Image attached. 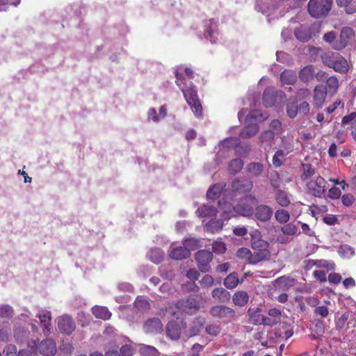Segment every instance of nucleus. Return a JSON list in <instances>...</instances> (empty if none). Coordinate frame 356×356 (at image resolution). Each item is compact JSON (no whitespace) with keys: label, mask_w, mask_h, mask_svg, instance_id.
Wrapping results in <instances>:
<instances>
[{"label":"nucleus","mask_w":356,"mask_h":356,"mask_svg":"<svg viewBox=\"0 0 356 356\" xmlns=\"http://www.w3.org/2000/svg\"><path fill=\"white\" fill-rule=\"evenodd\" d=\"M341 202L344 206L350 207L355 202V197L350 193L345 194L341 197Z\"/></svg>","instance_id":"58"},{"label":"nucleus","mask_w":356,"mask_h":356,"mask_svg":"<svg viewBox=\"0 0 356 356\" xmlns=\"http://www.w3.org/2000/svg\"><path fill=\"white\" fill-rule=\"evenodd\" d=\"M339 87V83L336 76H331L326 79L324 88L326 89L329 95H334L337 92Z\"/></svg>","instance_id":"23"},{"label":"nucleus","mask_w":356,"mask_h":356,"mask_svg":"<svg viewBox=\"0 0 356 356\" xmlns=\"http://www.w3.org/2000/svg\"><path fill=\"white\" fill-rule=\"evenodd\" d=\"M205 26L207 27V29L205 30V31L204 33V37L207 38H209L211 40V39L213 38V36H212V34H213V31H212L213 22H212V21L210 19V20L205 22Z\"/></svg>","instance_id":"61"},{"label":"nucleus","mask_w":356,"mask_h":356,"mask_svg":"<svg viewBox=\"0 0 356 356\" xmlns=\"http://www.w3.org/2000/svg\"><path fill=\"white\" fill-rule=\"evenodd\" d=\"M249 295L245 291H237L232 296L233 303L238 307H244L249 301Z\"/></svg>","instance_id":"22"},{"label":"nucleus","mask_w":356,"mask_h":356,"mask_svg":"<svg viewBox=\"0 0 356 356\" xmlns=\"http://www.w3.org/2000/svg\"><path fill=\"white\" fill-rule=\"evenodd\" d=\"M338 6L343 7L348 15L356 13V5L352 3L353 0H336Z\"/></svg>","instance_id":"36"},{"label":"nucleus","mask_w":356,"mask_h":356,"mask_svg":"<svg viewBox=\"0 0 356 356\" xmlns=\"http://www.w3.org/2000/svg\"><path fill=\"white\" fill-rule=\"evenodd\" d=\"M175 76L176 78L175 83L181 89L184 97L188 104L190 106L191 110L196 117H202V106L193 83L191 81L185 82V78L179 70H175Z\"/></svg>","instance_id":"2"},{"label":"nucleus","mask_w":356,"mask_h":356,"mask_svg":"<svg viewBox=\"0 0 356 356\" xmlns=\"http://www.w3.org/2000/svg\"><path fill=\"white\" fill-rule=\"evenodd\" d=\"M268 130H272L276 135H280L282 132V123L279 120H273L269 126Z\"/></svg>","instance_id":"53"},{"label":"nucleus","mask_w":356,"mask_h":356,"mask_svg":"<svg viewBox=\"0 0 356 356\" xmlns=\"http://www.w3.org/2000/svg\"><path fill=\"white\" fill-rule=\"evenodd\" d=\"M243 167V161L241 159H232L229 165V170L232 173H237L241 170Z\"/></svg>","instance_id":"44"},{"label":"nucleus","mask_w":356,"mask_h":356,"mask_svg":"<svg viewBox=\"0 0 356 356\" xmlns=\"http://www.w3.org/2000/svg\"><path fill=\"white\" fill-rule=\"evenodd\" d=\"M6 356H17V348L15 345L8 344L7 345L3 351Z\"/></svg>","instance_id":"60"},{"label":"nucleus","mask_w":356,"mask_h":356,"mask_svg":"<svg viewBox=\"0 0 356 356\" xmlns=\"http://www.w3.org/2000/svg\"><path fill=\"white\" fill-rule=\"evenodd\" d=\"M327 94L328 92L326 91V89L324 88V85L318 84L316 86L314 89L313 97V104L314 106H316L317 108L322 107Z\"/></svg>","instance_id":"16"},{"label":"nucleus","mask_w":356,"mask_h":356,"mask_svg":"<svg viewBox=\"0 0 356 356\" xmlns=\"http://www.w3.org/2000/svg\"><path fill=\"white\" fill-rule=\"evenodd\" d=\"M195 259L197 261V267L202 273H207L210 270V263L213 259L211 252L206 250H199L195 253Z\"/></svg>","instance_id":"10"},{"label":"nucleus","mask_w":356,"mask_h":356,"mask_svg":"<svg viewBox=\"0 0 356 356\" xmlns=\"http://www.w3.org/2000/svg\"><path fill=\"white\" fill-rule=\"evenodd\" d=\"M268 314L275 320L277 323H280L282 317V312L280 309L273 307L268 310Z\"/></svg>","instance_id":"56"},{"label":"nucleus","mask_w":356,"mask_h":356,"mask_svg":"<svg viewBox=\"0 0 356 356\" xmlns=\"http://www.w3.org/2000/svg\"><path fill=\"white\" fill-rule=\"evenodd\" d=\"M323 63L332 68L335 72L346 74L349 71L350 65L348 60L339 53L327 51L321 56Z\"/></svg>","instance_id":"3"},{"label":"nucleus","mask_w":356,"mask_h":356,"mask_svg":"<svg viewBox=\"0 0 356 356\" xmlns=\"http://www.w3.org/2000/svg\"><path fill=\"white\" fill-rule=\"evenodd\" d=\"M144 330L146 333L152 334L160 332L163 330V325L159 318L148 319L144 324Z\"/></svg>","instance_id":"20"},{"label":"nucleus","mask_w":356,"mask_h":356,"mask_svg":"<svg viewBox=\"0 0 356 356\" xmlns=\"http://www.w3.org/2000/svg\"><path fill=\"white\" fill-rule=\"evenodd\" d=\"M190 255L188 250L186 249L184 246H175L174 244L170 246L169 256L173 259L182 260L189 257Z\"/></svg>","instance_id":"18"},{"label":"nucleus","mask_w":356,"mask_h":356,"mask_svg":"<svg viewBox=\"0 0 356 356\" xmlns=\"http://www.w3.org/2000/svg\"><path fill=\"white\" fill-rule=\"evenodd\" d=\"M333 0H309L307 10L316 19L326 17L332 9Z\"/></svg>","instance_id":"5"},{"label":"nucleus","mask_w":356,"mask_h":356,"mask_svg":"<svg viewBox=\"0 0 356 356\" xmlns=\"http://www.w3.org/2000/svg\"><path fill=\"white\" fill-rule=\"evenodd\" d=\"M293 151V147L286 148V151L283 149L277 150L273 156V164L275 168H279L283 164V159L289 153Z\"/></svg>","instance_id":"28"},{"label":"nucleus","mask_w":356,"mask_h":356,"mask_svg":"<svg viewBox=\"0 0 356 356\" xmlns=\"http://www.w3.org/2000/svg\"><path fill=\"white\" fill-rule=\"evenodd\" d=\"M212 297L220 302H225L229 299V293L222 287L215 288L212 291Z\"/></svg>","instance_id":"34"},{"label":"nucleus","mask_w":356,"mask_h":356,"mask_svg":"<svg viewBox=\"0 0 356 356\" xmlns=\"http://www.w3.org/2000/svg\"><path fill=\"white\" fill-rule=\"evenodd\" d=\"M165 332L170 339L176 341L180 338L181 328L179 323L172 321L167 324Z\"/></svg>","instance_id":"19"},{"label":"nucleus","mask_w":356,"mask_h":356,"mask_svg":"<svg viewBox=\"0 0 356 356\" xmlns=\"http://www.w3.org/2000/svg\"><path fill=\"white\" fill-rule=\"evenodd\" d=\"M275 199L276 202L282 207H287L291 204L289 194L283 190L278 189L275 191Z\"/></svg>","instance_id":"27"},{"label":"nucleus","mask_w":356,"mask_h":356,"mask_svg":"<svg viewBox=\"0 0 356 356\" xmlns=\"http://www.w3.org/2000/svg\"><path fill=\"white\" fill-rule=\"evenodd\" d=\"M210 314L216 318L231 321L235 318L236 312L234 309L225 305L213 306L209 311Z\"/></svg>","instance_id":"9"},{"label":"nucleus","mask_w":356,"mask_h":356,"mask_svg":"<svg viewBox=\"0 0 356 356\" xmlns=\"http://www.w3.org/2000/svg\"><path fill=\"white\" fill-rule=\"evenodd\" d=\"M149 259L152 262L159 264L163 261V253L159 249L152 250L149 252Z\"/></svg>","instance_id":"50"},{"label":"nucleus","mask_w":356,"mask_h":356,"mask_svg":"<svg viewBox=\"0 0 356 356\" xmlns=\"http://www.w3.org/2000/svg\"><path fill=\"white\" fill-rule=\"evenodd\" d=\"M59 331L65 334H72L76 329V324L73 318L69 315H63L57 318Z\"/></svg>","instance_id":"12"},{"label":"nucleus","mask_w":356,"mask_h":356,"mask_svg":"<svg viewBox=\"0 0 356 356\" xmlns=\"http://www.w3.org/2000/svg\"><path fill=\"white\" fill-rule=\"evenodd\" d=\"M277 97L286 98V95L283 91H275L271 88L265 89L262 96L263 104L266 108L272 107L275 105Z\"/></svg>","instance_id":"13"},{"label":"nucleus","mask_w":356,"mask_h":356,"mask_svg":"<svg viewBox=\"0 0 356 356\" xmlns=\"http://www.w3.org/2000/svg\"><path fill=\"white\" fill-rule=\"evenodd\" d=\"M355 36V32L350 27H343L340 32L339 36L332 44V49L340 51L343 49L349 40Z\"/></svg>","instance_id":"11"},{"label":"nucleus","mask_w":356,"mask_h":356,"mask_svg":"<svg viewBox=\"0 0 356 356\" xmlns=\"http://www.w3.org/2000/svg\"><path fill=\"white\" fill-rule=\"evenodd\" d=\"M261 308L252 309L250 308L248 311L249 320L253 325H261L263 321L264 315L261 314Z\"/></svg>","instance_id":"30"},{"label":"nucleus","mask_w":356,"mask_h":356,"mask_svg":"<svg viewBox=\"0 0 356 356\" xmlns=\"http://www.w3.org/2000/svg\"><path fill=\"white\" fill-rule=\"evenodd\" d=\"M286 113L289 117L291 118H294L297 115L298 113V108L296 99H294L293 102H289L287 104Z\"/></svg>","instance_id":"45"},{"label":"nucleus","mask_w":356,"mask_h":356,"mask_svg":"<svg viewBox=\"0 0 356 356\" xmlns=\"http://www.w3.org/2000/svg\"><path fill=\"white\" fill-rule=\"evenodd\" d=\"M175 309L187 314H194L200 309V302L197 296H190L177 302Z\"/></svg>","instance_id":"7"},{"label":"nucleus","mask_w":356,"mask_h":356,"mask_svg":"<svg viewBox=\"0 0 356 356\" xmlns=\"http://www.w3.org/2000/svg\"><path fill=\"white\" fill-rule=\"evenodd\" d=\"M201 284L203 286L209 287L213 284L214 280L211 275H205L202 280H201Z\"/></svg>","instance_id":"64"},{"label":"nucleus","mask_w":356,"mask_h":356,"mask_svg":"<svg viewBox=\"0 0 356 356\" xmlns=\"http://www.w3.org/2000/svg\"><path fill=\"white\" fill-rule=\"evenodd\" d=\"M196 214L200 218L216 216L217 209L212 205L203 204L198 207Z\"/></svg>","instance_id":"26"},{"label":"nucleus","mask_w":356,"mask_h":356,"mask_svg":"<svg viewBox=\"0 0 356 356\" xmlns=\"http://www.w3.org/2000/svg\"><path fill=\"white\" fill-rule=\"evenodd\" d=\"M251 246L253 250V252H252L253 257L252 258V265L270 259V252L269 250V243L267 241L254 236L251 241Z\"/></svg>","instance_id":"4"},{"label":"nucleus","mask_w":356,"mask_h":356,"mask_svg":"<svg viewBox=\"0 0 356 356\" xmlns=\"http://www.w3.org/2000/svg\"><path fill=\"white\" fill-rule=\"evenodd\" d=\"M222 328L217 323L209 324L205 327L206 332L212 337H216L221 332Z\"/></svg>","instance_id":"48"},{"label":"nucleus","mask_w":356,"mask_h":356,"mask_svg":"<svg viewBox=\"0 0 356 356\" xmlns=\"http://www.w3.org/2000/svg\"><path fill=\"white\" fill-rule=\"evenodd\" d=\"M135 307L139 311H147L150 307L148 300L143 296H138L134 302Z\"/></svg>","instance_id":"41"},{"label":"nucleus","mask_w":356,"mask_h":356,"mask_svg":"<svg viewBox=\"0 0 356 356\" xmlns=\"http://www.w3.org/2000/svg\"><path fill=\"white\" fill-rule=\"evenodd\" d=\"M276 134L272 130L264 131L259 137V142L261 145L270 146L275 139Z\"/></svg>","instance_id":"33"},{"label":"nucleus","mask_w":356,"mask_h":356,"mask_svg":"<svg viewBox=\"0 0 356 356\" xmlns=\"http://www.w3.org/2000/svg\"><path fill=\"white\" fill-rule=\"evenodd\" d=\"M349 318V314L345 312L341 314V316L339 318L337 322L336 323V327L338 330L343 328L345 325V323L348 321Z\"/></svg>","instance_id":"59"},{"label":"nucleus","mask_w":356,"mask_h":356,"mask_svg":"<svg viewBox=\"0 0 356 356\" xmlns=\"http://www.w3.org/2000/svg\"><path fill=\"white\" fill-rule=\"evenodd\" d=\"M258 200L252 195H246L241 197L238 203L232 207L231 204L227 202H221L218 201V204L223 213L225 219L229 218L235 216V213L245 216L250 217L254 213V208L257 204Z\"/></svg>","instance_id":"1"},{"label":"nucleus","mask_w":356,"mask_h":356,"mask_svg":"<svg viewBox=\"0 0 356 356\" xmlns=\"http://www.w3.org/2000/svg\"><path fill=\"white\" fill-rule=\"evenodd\" d=\"M141 353L143 355L145 356H156L157 350L153 346H145L143 347L141 349Z\"/></svg>","instance_id":"57"},{"label":"nucleus","mask_w":356,"mask_h":356,"mask_svg":"<svg viewBox=\"0 0 356 356\" xmlns=\"http://www.w3.org/2000/svg\"><path fill=\"white\" fill-rule=\"evenodd\" d=\"M243 282V279L240 280L236 272H232L225 278L224 285L227 289H233L236 288L238 284H241Z\"/></svg>","instance_id":"25"},{"label":"nucleus","mask_w":356,"mask_h":356,"mask_svg":"<svg viewBox=\"0 0 356 356\" xmlns=\"http://www.w3.org/2000/svg\"><path fill=\"white\" fill-rule=\"evenodd\" d=\"M13 309L8 305H0V318H10L13 316Z\"/></svg>","instance_id":"49"},{"label":"nucleus","mask_w":356,"mask_h":356,"mask_svg":"<svg viewBox=\"0 0 356 356\" xmlns=\"http://www.w3.org/2000/svg\"><path fill=\"white\" fill-rule=\"evenodd\" d=\"M241 140L237 137H231L224 140V145L229 148H234L240 145Z\"/></svg>","instance_id":"55"},{"label":"nucleus","mask_w":356,"mask_h":356,"mask_svg":"<svg viewBox=\"0 0 356 356\" xmlns=\"http://www.w3.org/2000/svg\"><path fill=\"white\" fill-rule=\"evenodd\" d=\"M281 231L284 234L293 236L298 232V227L293 223H288L281 227Z\"/></svg>","instance_id":"51"},{"label":"nucleus","mask_w":356,"mask_h":356,"mask_svg":"<svg viewBox=\"0 0 356 356\" xmlns=\"http://www.w3.org/2000/svg\"><path fill=\"white\" fill-rule=\"evenodd\" d=\"M253 184L250 180L235 179L232 181L231 187L233 192L238 193H245L252 188Z\"/></svg>","instance_id":"17"},{"label":"nucleus","mask_w":356,"mask_h":356,"mask_svg":"<svg viewBox=\"0 0 356 356\" xmlns=\"http://www.w3.org/2000/svg\"><path fill=\"white\" fill-rule=\"evenodd\" d=\"M302 173L300 175V178L302 181H306L310 178H312L315 172V168L309 163H303L302 165Z\"/></svg>","instance_id":"37"},{"label":"nucleus","mask_w":356,"mask_h":356,"mask_svg":"<svg viewBox=\"0 0 356 356\" xmlns=\"http://www.w3.org/2000/svg\"><path fill=\"white\" fill-rule=\"evenodd\" d=\"M314 77V67L312 65L305 66L299 72V79L304 83L311 81Z\"/></svg>","instance_id":"24"},{"label":"nucleus","mask_w":356,"mask_h":356,"mask_svg":"<svg viewBox=\"0 0 356 356\" xmlns=\"http://www.w3.org/2000/svg\"><path fill=\"white\" fill-rule=\"evenodd\" d=\"M264 170L263 164L260 163L253 162L248 165V170L251 176L258 177L259 176Z\"/></svg>","instance_id":"40"},{"label":"nucleus","mask_w":356,"mask_h":356,"mask_svg":"<svg viewBox=\"0 0 356 356\" xmlns=\"http://www.w3.org/2000/svg\"><path fill=\"white\" fill-rule=\"evenodd\" d=\"M275 218L278 222L285 224L289 220L290 214L286 210L277 209L275 213Z\"/></svg>","instance_id":"42"},{"label":"nucleus","mask_w":356,"mask_h":356,"mask_svg":"<svg viewBox=\"0 0 356 356\" xmlns=\"http://www.w3.org/2000/svg\"><path fill=\"white\" fill-rule=\"evenodd\" d=\"M308 265L310 266H315L317 268H326L327 270H332L335 268V264L333 261L325 259L309 260Z\"/></svg>","instance_id":"32"},{"label":"nucleus","mask_w":356,"mask_h":356,"mask_svg":"<svg viewBox=\"0 0 356 356\" xmlns=\"http://www.w3.org/2000/svg\"><path fill=\"white\" fill-rule=\"evenodd\" d=\"M258 131L259 125L257 124H250L245 126L239 135L242 138H249L255 136Z\"/></svg>","instance_id":"31"},{"label":"nucleus","mask_w":356,"mask_h":356,"mask_svg":"<svg viewBox=\"0 0 356 356\" xmlns=\"http://www.w3.org/2000/svg\"><path fill=\"white\" fill-rule=\"evenodd\" d=\"M222 190V186L220 184H214L207 192V197L210 200H216L219 197Z\"/></svg>","instance_id":"43"},{"label":"nucleus","mask_w":356,"mask_h":356,"mask_svg":"<svg viewBox=\"0 0 356 356\" xmlns=\"http://www.w3.org/2000/svg\"><path fill=\"white\" fill-rule=\"evenodd\" d=\"M339 253L343 257L349 258L354 255L355 250L352 247L348 245H342L339 247Z\"/></svg>","instance_id":"52"},{"label":"nucleus","mask_w":356,"mask_h":356,"mask_svg":"<svg viewBox=\"0 0 356 356\" xmlns=\"http://www.w3.org/2000/svg\"><path fill=\"white\" fill-rule=\"evenodd\" d=\"M236 257L239 259L245 260L248 264H252V253L248 248H239L236 252Z\"/></svg>","instance_id":"39"},{"label":"nucleus","mask_w":356,"mask_h":356,"mask_svg":"<svg viewBox=\"0 0 356 356\" xmlns=\"http://www.w3.org/2000/svg\"><path fill=\"white\" fill-rule=\"evenodd\" d=\"M341 192L340 189L336 186H333L328 191V196L331 199H338L341 196Z\"/></svg>","instance_id":"62"},{"label":"nucleus","mask_w":356,"mask_h":356,"mask_svg":"<svg viewBox=\"0 0 356 356\" xmlns=\"http://www.w3.org/2000/svg\"><path fill=\"white\" fill-rule=\"evenodd\" d=\"M326 181L321 176L318 175L314 179H309L306 183L307 192L314 197H321L326 190Z\"/></svg>","instance_id":"8"},{"label":"nucleus","mask_w":356,"mask_h":356,"mask_svg":"<svg viewBox=\"0 0 356 356\" xmlns=\"http://www.w3.org/2000/svg\"><path fill=\"white\" fill-rule=\"evenodd\" d=\"M38 349L39 353L44 356H54L57 352L56 342L51 339L42 341Z\"/></svg>","instance_id":"15"},{"label":"nucleus","mask_w":356,"mask_h":356,"mask_svg":"<svg viewBox=\"0 0 356 356\" xmlns=\"http://www.w3.org/2000/svg\"><path fill=\"white\" fill-rule=\"evenodd\" d=\"M356 120V112H353L350 113L349 115H345L341 120V123L343 125L348 124L351 123L353 124V122Z\"/></svg>","instance_id":"63"},{"label":"nucleus","mask_w":356,"mask_h":356,"mask_svg":"<svg viewBox=\"0 0 356 356\" xmlns=\"http://www.w3.org/2000/svg\"><path fill=\"white\" fill-rule=\"evenodd\" d=\"M280 80L284 85H293L297 81V76L294 71L285 70L280 74Z\"/></svg>","instance_id":"29"},{"label":"nucleus","mask_w":356,"mask_h":356,"mask_svg":"<svg viewBox=\"0 0 356 356\" xmlns=\"http://www.w3.org/2000/svg\"><path fill=\"white\" fill-rule=\"evenodd\" d=\"M314 313L316 316L326 318L329 314V309L326 306L321 305L315 308Z\"/></svg>","instance_id":"54"},{"label":"nucleus","mask_w":356,"mask_h":356,"mask_svg":"<svg viewBox=\"0 0 356 356\" xmlns=\"http://www.w3.org/2000/svg\"><path fill=\"white\" fill-rule=\"evenodd\" d=\"M226 250V245L224 242L222 241L221 238L217 239L212 244V251L216 254H223Z\"/></svg>","instance_id":"47"},{"label":"nucleus","mask_w":356,"mask_h":356,"mask_svg":"<svg viewBox=\"0 0 356 356\" xmlns=\"http://www.w3.org/2000/svg\"><path fill=\"white\" fill-rule=\"evenodd\" d=\"M273 209L268 205L259 204L254 209L255 218L260 222H267L273 216Z\"/></svg>","instance_id":"14"},{"label":"nucleus","mask_w":356,"mask_h":356,"mask_svg":"<svg viewBox=\"0 0 356 356\" xmlns=\"http://www.w3.org/2000/svg\"><path fill=\"white\" fill-rule=\"evenodd\" d=\"M319 33L320 24L317 23H313L311 25L301 24L294 31V35L297 40L302 42L309 41L312 36H315Z\"/></svg>","instance_id":"6"},{"label":"nucleus","mask_w":356,"mask_h":356,"mask_svg":"<svg viewBox=\"0 0 356 356\" xmlns=\"http://www.w3.org/2000/svg\"><path fill=\"white\" fill-rule=\"evenodd\" d=\"M38 318L40 319V324L42 326H43L44 332H49L51 329V314L49 312H43L42 314H39L38 315Z\"/></svg>","instance_id":"35"},{"label":"nucleus","mask_w":356,"mask_h":356,"mask_svg":"<svg viewBox=\"0 0 356 356\" xmlns=\"http://www.w3.org/2000/svg\"><path fill=\"white\" fill-rule=\"evenodd\" d=\"M91 311L95 318H100L103 321L109 320L112 315L108 309L104 306L95 305L92 307Z\"/></svg>","instance_id":"21"},{"label":"nucleus","mask_w":356,"mask_h":356,"mask_svg":"<svg viewBox=\"0 0 356 356\" xmlns=\"http://www.w3.org/2000/svg\"><path fill=\"white\" fill-rule=\"evenodd\" d=\"M183 245L186 248V249L188 250V252L191 253V251H194L200 247V241L195 238H188L183 241Z\"/></svg>","instance_id":"38"},{"label":"nucleus","mask_w":356,"mask_h":356,"mask_svg":"<svg viewBox=\"0 0 356 356\" xmlns=\"http://www.w3.org/2000/svg\"><path fill=\"white\" fill-rule=\"evenodd\" d=\"M222 225L223 223L220 220H211L207 223L206 227L208 231L214 233L221 229Z\"/></svg>","instance_id":"46"}]
</instances>
